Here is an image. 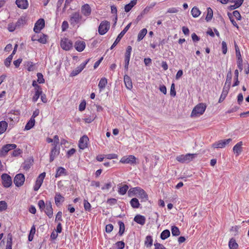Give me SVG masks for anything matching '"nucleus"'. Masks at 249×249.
<instances>
[{"label":"nucleus","instance_id":"obj_1","mask_svg":"<svg viewBox=\"0 0 249 249\" xmlns=\"http://www.w3.org/2000/svg\"><path fill=\"white\" fill-rule=\"evenodd\" d=\"M86 21L85 19H83V16L79 11L72 13L70 16L69 22L70 24L74 27L78 24H81Z\"/></svg>","mask_w":249,"mask_h":249},{"label":"nucleus","instance_id":"obj_2","mask_svg":"<svg viewBox=\"0 0 249 249\" xmlns=\"http://www.w3.org/2000/svg\"><path fill=\"white\" fill-rule=\"evenodd\" d=\"M206 108V105L204 103H199L193 109L191 116V117H198L202 115Z\"/></svg>","mask_w":249,"mask_h":249},{"label":"nucleus","instance_id":"obj_3","mask_svg":"<svg viewBox=\"0 0 249 249\" xmlns=\"http://www.w3.org/2000/svg\"><path fill=\"white\" fill-rule=\"evenodd\" d=\"M196 155V154H187L185 155H182L177 157L176 159L180 162H188L195 158Z\"/></svg>","mask_w":249,"mask_h":249},{"label":"nucleus","instance_id":"obj_4","mask_svg":"<svg viewBox=\"0 0 249 249\" xmlns=\"http://www.w3.org/2000/svg\"><path fill=\"white\" fill-rule=\"evenodd\" d=\"M110 22L107 20L103 21L101 22L99 28L98 32L100 35H105L110 28Z\"/></svg>","mask_w":249,"mask_h":249},{"label":"nucleus","instance_id":"obj_5","mask_svg":"<svg viewBox=\"0 0 249 249\" xmlns=\"http://www.w3.org/2000/svg\"><path fill=\"white\" fill-rule=\"evenodd\" d=\"M1 183L3 186L5 188L10 187L12 184L11 177L7 174H3L1 176Z\"/></svg>","mask_w":249,"mask_h":249},{"label":"nucleus","instance_id":"obj_6","mask_svg":"<svg viewBox=\"0 0 249 249\" xmlns=\"http://www.w3.org/2000/svg\"><path fill=\"white\" fill-rule=\"evenodd\" d=\"M131 23H129L124 29V30L119 34V35L117 37L116 40L112 45V46L110 47V49H113L116 45L117 44L120 42L121 38L123 37V36L124 35V34L126 33V32L129 29L130 26H131Z\"/></svg>","mask_w":249,"mask_h":249},{"label":"nucleus","instance_id":"obj_7","mask_svg":"<svg viewBox=\"0 0 249 249\" xmlns=\"http://www.w3.org/2000/svg\"><path fill=\"white\" fill-rule=\"evenodd\" d=\"M120 162L123 163H127L131 165L137 164L136 158L133 155L123 157L121 159Z\"/></svg>","mask_w":249,"mask_h":249},{"label":"nucleus","instance_id":"obj_8","mask_svg":"<svg viewBox=\"0 0 249 249\" xmlns=\"http://www.w3.org/2000/svg\"><path fill=\"white\" fill-rule=\"evenodd\" d=\"M231 139L229 138L227 140H222L218 141L213 144L212 147L214 148H222L229 144L231 141Z\"/></svg>","mask_w":249,"mask_h":249},{"label":"nucleus","instance_id":"obj_9","mask_svg":"<svg viewBox=\"0 0 249 249\" xmlns=\"http://www.w3.org/2000/svg\"><path fill=\"white\" fill-rule=\"evenodd\" d=\"M60 46L63 50L69 51L72 47V43L68 38H65L61 39Z\"/></svg>","mask_w":249,"mask_h":249},{"label":"nucleus","instance_id":"obj_10","mask_svg":"<svg viewBox=\"0 0 249 249\" xmlns=\"http://www.w3.org/2000/svg\"><path fill=\"white\" fill-rule=\"evenodd\" d=\"M25 181V177L22 174H17L14 179V183L17 187L22 186Z\"/></svg>","mask_w":249,"mask_h":249},{"label":"nucleus","instance_id":"obj_11","mask_svg":"<svg viewBox=\"0 0 249 249\" xmlns=\"http://www.w3.org/2000/svg\"><path fill=\"white\" fill-rule=\"evenodd\" d=\"M45 26V20L43 18L39 19L35 23L34 31L36 33L40 32L41 29H42Z\"/></svg>","mask_w":249,"mask_h":249},{"label":"nucleus","instance_id":"obj_12","mask_svg":"<svg viewBox=\"0 0 249 249\" xmlns=\"http://www.w3.org/2000/svg\"><path fill=\"white\" fill-rule=\"evenodd\" d=\"M17 145L15 144H8L3 146L0 151V156H4L10 150L14 149Z\"/></svg>","mask_w":249,"mask_h":249},{"label":"nucleus","instance_id":"obj_13","mask_svg":"<svg viewBox=\"0 0 249 249\" xmlns=\"http://www.w3.org/2000/svg\"><path fill=\"white\" fill-rule=\"evenodd\" d=\"M82 15L86 17H89L91 13V8L89 4H85L81 6Z\"/></svg>","mask_w":249,"mask_h":249},{"label":"nucleus","instance_id":"obj_14","mask_svg":"<svg viewBox=\"0 0 249 249\" xmlns=\"http://www.w3.org/2000/svg\"><path fill=\"white\" fill-rule=\"evenodd\" d=\"M45 213L48 216L49 218H51L53 215V211L52 206V203L51 201H46V207L45 208Z\"/></svg>","mask_w":249,"mask_h":249},{"label":"nucleus","instance_id":"obj_15","mask_svg":"<svg viewBox=\"0 0 249 249\" xmlns=\"http://www.w3.org/2000/svg\"><path fill=\"white\" fill-rule=\"evenodd\" d=\"M89 141V138L86 135L82 137L79 142V147L80 149H84L87 147V142Z\"/></svg>","mask_w":249,"mask_h":249},{"label":"nucleus","instance_id":"obj_16","mask_svg":"<svg viewBox=\"0 0 249 249\" xmlns=\"http://www.w3.org/2000/svg\"><path fill=\"white\" fill-rule=\"evenodd\" d=\"M16 4L18 8L22 9H26L28 7L27 0H16Z\"/></svg>","mask_w":249,"mask_h":249},{"label":"nucleus","instance_id":"obj_17","mask_svg":"<svg viewBox=\"0 0 249 249\" xmlns=\"http://www.w3.org/2000/svg\"><path fill=\"white\" fill-rule=\"evenodd\" d=\"M86 46V44L83 41H77L75 42L74 47L78 52H82L84 50Z\"/></svg>","mask_w":249,"mask_h":249},{"label":"nucleus","instance_id":"obj_18","mask_svg":"<svg viewBox=\"0 0 249 249\" xmlns=\"http://www.w3.org/2000/svg\"><path fill=\"white\" fill-rule=\"evenodd\" d=\"M59 154V150L56 149V146H53L50 153V162H52L54 158Z\"/></svg>","mask_w":249,"mask_h":249},{"label":"nucleus","instance_id":"obj_19","mask_svg":"<svg viewBox=\"0 0 249 249\" xmlns=\"http://www.w3.org/2000/svg\"><path fill=\"white\" fill-rule=\"evenodd\" d=\"M242 142H238L233 148V150L236 155H239L242 151Z\"/></svg>","mask_w":249,"mask_h":249},{"label":"nucleus","instance_id":"obj_20","mask_svg":"<svg viewBox=\"0 0 249 249\" xmlns=\"http://www.w3.org/2000/svg\"><path fill=\"white\" fill-rule=\"evenodd\" d=\"M141 188L139 187H134L130 188L128 191V195L129 196L131 197L133 196L136 195L137 196Z\"/></svg>","mask_w":249,"mask_h":249},{"label":"nucleus","instance_id":"obj_21","mask_svg":"<svg viewBox=\"0 0 249 249\" xmlns=\"http://www.w3.org/2000/svg\"><path fill=\"white\" fill-rule=\"evenodd\" d=\"M137 196L142 199V201H146L148 200V196L142 189H141Z\"/></svg>","mask_w":249,"mask_h":249},{"label":"nucleus","instance_id":"obj_22","mask_svg":"<svg viewBox=\"0 0 249 249\" xmlns=\"http://www.w3.org/2000/svg\"><path fill=\"white\" fill-rule=\"evenodd\" d=\"M134 220L136 222L142 225H143L145 222V217L140 214L136 215Z\"/></svg>","mask_w":249,"mask_h":249},{"label":"nucleus","instance_id":"obj_23","mask_svg":"<svg viewBox=\"0 0 249 249\" xmlns=\"http://www.w3.org/2000/svg\"><path fill=\"white\" fill-rule=\"evenodd\" d=\"M84 69V65H80L79 66L76 68V69L72 71L70 74V76L73 77L77 75L80 73Z\"/></svg>","mask_w":249,"mask_h":249},{"label":"nucleus","instance_id":"obj_24","mask_svg":"<svg viewBox=\"0 0 249 249\" xmlns=\"http://www.w3.org/2000/svg\"><path fill=\"white\" fill-rule=\"evenodd\" d=\"M124 82L127 89H130L132 88V83L129 76L127 75L124 76Z\"/></svg>","mask_w":249,"mask_h":249},{"label":"nucleus","instance_id":"obj_25","mask_svg":"<svg viewBox=\"0 0 249 249\" xmlns=\"http://www.w3.org/2000/svg\"><path fill=\"white\" fill-rule=\"evenodd\" d=\"M55 203L57 206H58L61 202L64 201V197H63L60 193H56L54 197Z\"/></svg>","mask_w":249,"mask_h":249},{"label":"nucleus","instance_id":"obj_26","mask_svg":"<svg viewBox=\"0 0 249 249\" xmlns=\"http://www.w3.org/2000/svg\"><path fill=\"white\" fill-rule=\"evenodd\" d=\"M137 0H132L130 3L126 4L124 6V10L126 12H128L131 10L133 6L137 4Z\"/></svg>","mask_w":249,"mask_h":249},{"label":"nucleus","instance_id":"obj_27","mask_svg":"<svg viewBox=\"0 0 249 249\" xmlns=\"http://www.w3.org/2000/svg\"><path fill=\"white\" fill-rule=\"evenodd\" d=\"M26 18L24 17H21L18 19L15 25L17 28H19L25 25L26 24Z\"/></svg>","mask_w":249,"mask_h":249},{"label":"nucleus","instance_id":"obj_28","mask_svg":"<svg viewBox=\"0 0 249 249\" xmlns=\"http://www.w3.org/2000/svg\"><path fill=\"white\" fill-rule=\"evenodd\" d=\"M147 32V29L145 28H144L142 29L140 33H139L138 35V38L137 41H140L142 40L143 37L145 36L146 35Z\"/></svg>","mask_w":249,"mask_h":249},{"label":"nucleus","instance_id":"obj_29","mask_svg":"<svg viewBox=\"0 0 249 249\" xmlns=\"http://www.w3.org/2000/svg\"><path fill=\"white\" fill-rule=\"evenodd\" d=\"M35 120L33 118H31L28 122L26 124L25 126V129L28 130L32 128L35 125Z\"/></svg>","mask_w":249,"mask_h":249},{"label":"nucleus","instance_id":"obj_30","mask_svg":"<svg viewBox=\"0 0 249 249\" xmlns=\"http://www.w3.org/2000/svg\"><path fill=\"white\" fill-rule=\"evenodd\" d=\"M107 83V79L106 78H102L101 79L98 84V87L100 90H102L105 88Z\"/></svg>","mask_w":249,"mask_h":249},{"label":"nucleus","instance_id":"obj_31","mask_svg":"<svg viewBox=\"0 0 249 249\" xmlns=\"http://www.w3.org/2000/svg\"><path fill=\"white\" fill-rule=\"evenodd\" d=\"M229 246L230 249H237L238 245L235 240L232 238L229 241Z\"/></svg>","mask_w":249,"mask_h":249},{"label":"nucleus","instance_id":"obj_32","mask_svg":"<svg viewBox=\"0 0 249 249\" xmlns=\"http://www.w3.org/2000/svg\"><path fill=\"white\" fill-rule=\"evenodd\" d=\"M130 203L131 206L133 208H138L140 206V203L139 202V200L136 198H132L131 200Z\"/></svg>","mask_w":249,"mask_h":249},{"label":"nucleus","instance_id":"obj_33","mask_svg":"<svg viewBox=\"0 0 249 249\" xmlns=\"http://www.w3.org/2000/svg\"><path fill=\"white\" fill-rule=\"evenodd\" d=\"M200 13V10L196 7H194L191 10V14L194 18L198 17Z\"/></svg>","mask_w":249,"mask_h":249},{"label":"nucleus","instance_id":"obj_34","mask_svg":"<svg viewBox=\"0 0 249 249\" xmlns=\"http://www.w3.org/2000/svg\"><path fill=\"white\" fill-rule=\"evenodd\" d=\"M63 174L66 175V169L63 167H60L57 169L55 177L58 178Z\"/></svg>","mask_w":249,"mask_h":249},{"label":"nucleus","instance_id":"obj_35","mask_svg":"<svg viewBox=\"0 0 249 249\" xmlns=\"http://www.w3.org/2000/svg\"><path fill=\"white\" fill-rule=\"evenodd\" d=\"M170 235V232L168 230H164L160 234V238L162 240H165Z\"/></svg>","mask_w":249,"mask_h":249},{"label":"nucleus","instance_id":"obj_36","mask_svg":"<svg viewBox=\"0 0 249 249\" xmlns=\"http://www.w3.org/2000/svg\"><path fill=\"white\" fill-rule=\"evenodd\" d=\"M7 127V124L6 122H0V134L3 133L6 130Z\"/></svg>","mask_w":249,"mask_h":249},{"label":"nucleus","instance_id":"obj_37","mask_svg":"<svg viewBox=\"0 0 249 249\" xmlns=\"http://www.w3.org/2000/svg\"><path fill=\"white\" fill-rule=\"evenodd\" d=\"M42 92V89L36 90L35 94L33 97V101L35 102H36Z\"/></svg>","mask_w":249,"mask_h":249},{"label":"nucleus","instance_id":"obj_38","mask_svg":"<svg viewBox=\"0 0 249 249\" xmlns=\"http://www.w3.org/2000/svg\"><path fill=\"white\" fill-rule=\"evenodd\" d=\"M118 224L119 225V231L118 233L121 236L124 232L125 226L124 223L120 221L118 222Z\"/></svg>","mask_w":249,"mask_h":249},{"label":"nucleus","instance_id":"obj_39","mask_svg":"<svg viewBox=\"0 0 249 249\" xmlns=\"http://www.w3.org/2000/svg\"><path fill=\"white\" fill-rule=\"evenodd\" d=\"M213 16V12L211 8H207V15L206 17V20L207 21H209L211 20Z\"/></svg>","mask_w":249,"mask_h":249},{"label":"nucleus","instance_id":"obj_40","mask_svg":"<svg viewBox=\"0 0 249 249\" xmlns=\"http://www.w3.org/2000/svg\"><path fill=\"white\" fill-rule=\"evenodd\" d=\"M171 231L173 236H178L180 234L179 229L175 226H172Z\"/></svg>","mask_w":249,"mask_h":249},{"label":"nucleus","instance_id":"obj_41","mask_svg":"<svg viewBox=\"0 0 249 249\" xmlns=\"http://www.w3.org/2000/svg\"><path fill=\"white\" fill-rule=\"evenodd\" d=\"M238 75H239L238 71L237 70H236L234 71V79L235 82H234V83H233V84L232 85L233 87L237 86L239 84V81L238 80Z\"/></svg>","mask_w":249,"mask_h":249},{"label":"nucleus","instance_id":"obj_42","mask_svg":"<svg viewBox=\"0 0 249 249\" xmlns=\"http://www.w3.org/2000/svg\"><path fill=\"white\" fill-rule=\"evenodd\" d=\"M128 188L129 187L128 185H123V186H122L119 189L118 192L120 194L124 195L126 193L128 189Z\"/></svg>","mask_w":249,"mask_h":249},{"label":"nucleus","instance_id":"obj_43","mask_svg":"<svg viewBox=\"0 0 249 249\" xmlns=\"http://www.w3.org/2000/svg\"><path fill=\"white\" fill-rule=\"evenodd\" d=\"M153 239L151 236L148 235L146 237V239L145 241V245L147 247H150L152 245Z\"/></svg>","mask_w":249,"mask_h":249},{"label":"nucleus","instance_id":"obj_44","mask_svg":"<svg viewBox=\"0 0 249 249\" xmlns=\"http://www.w3.org/2000/svg\"><path fill=\"white\" fill-rule=\"evenodd\" d=\"M45 175L46 173L45 172L40 174L37 177L36 182L37 183H39L42 185Z\"/></svg>","mask_w":249,"mask_h":249},{"label":"nucleus","instance_id":"obj_45","mask_svg":"<svg viewBox=\"0 0 249 249\" xmlns=\"http://www.w3.org/2000/svg\"><path fill=\"white\" fill-rule=\"evenodd\" d=\"M243 3V0H240L237 1V2H235L234 5H231L230 6V9L232 10L235 9L239 7Z\"/></svg>","mask_w":249,"mask_h":249},{"label":"nucleus","instance_id":"obj_46","mask_svg":"<svg viewBox=\"0 0 249 249\" xmlns=\"http://www.w3.org/2000/svg\"><path fill=\"white\" fill-rule=\"evenodd\" d=\"M84 207L86 211L90 212L91 210V205L88 201L87 200L85 199L84 200Z\"/></svg>","mask_w":249,"mask_h":249},{"label":"nucleus","instance_id":"obj_47","mask_svg":"<svg viewBox=\"0 0 249 249\" xmlns=\"http://www.w3.org/2000/svg\"><path fill=\"white\" fill-rule=\"evenodd\" d=\"M131 51H132V47L130 46H128L127 47L126 52L125 53L124 58H127V59H130Z\"/></svg>","mask_w":249,"mask_h":249},{"label":"nucleus","instance_id":"obj_48","mask_svg":"<svg viewBox=\"0 0 249 249\" xmlns=\"http://www.w3.org/2000/svg\"><path fill=\"white\" fill-rule=\"evenodd\" d=\"M231 79H232V73H231V71H230L227 73L225 83H226V84H231Z\"/></svg>","mask_w":249,"mask_h":249},{"label":"nucleus","instance_id":"obj_49","mask_svg":"<svg viewBox=\"0 0 249 249\" xmlns=\"http://www.w3.org/2000/svg\"><path fill=\"white\" fill-rule=\"evenodd\" d=\"M12 235L11 233H10L7 235L6 247H12Z\"/></svg>","mask_w":249,"mask_h":249},{"label":"nucleus","instance_id":"obj_50","mask_svg":"<svg viewBox=\"0 0 249 249\" xmlns=\"http://www.w3.org/2000/svg\"><path fill=\"white\" fill-rule=\"evenodd\" d=\"M37 82L39 84H43L45 82V80L43 78V76L41 73L38 72L37 73Z\"/></svg>","mask_w":249,"mask_h":249},{"label":"nucleus","instance_id":"obj_51","mask_svg":"<svg viewBox=\"0 0 249 249\" xmlns=\"http://www.w3.org/2000/svg\"><path fill=\"white\" fill-rule=\"evenodd\" d=\"M13 56L10 55L4 61V65L7 67H9L10 65L11 61L13 59Z\"/></svg>","mask_w":249,"mask_h":249},{"label":"nucleus","instance_id":"obj_52","mask_svg":"<svg viewBox=\"0 0 249 249\" xmlns=\"http://www.w3.org/2000/svg\"><path fill=\"white\" fill-rule=\"evenodd\" d=\"M7 204L4 201H0V212L3 211L7 209Z\"/></svg>","mask_w":249,"mask_h":249},{"label":"nucleus","instance_id":"obj_53","mask_svg":"<svg viewBox=\"0 0 249 249\" xmlns=\"http://www.w3.org/2000/svg\"><path fill=\"white\" fill-rule=\"evenodd\" d=\"M118 249H123L124 248L125 244L124 243L121 241H118L115 244Z\"/></svg>","mask_w":249,"mask_h":249},{"label":"nucleus","instance_id":"obj_54","mask_svg":"<svg viewBox=\"0 0 249 249\" xmlns=\"http://www.w3.org/2000/svg\"><path fill=\"white\" fill-rule=\"evenodd\" d=\"M27 70L29 71H33L34 70V65L32 62H28L27 64Z\"/></svg>","mask_w":249,"mask_h":249},{"label":"nucleus","instance_id":"obj_55","mask_svg":"<svg viewBox=\"0 0 249 249\" xmlns=\"http://www.w3.org/2000/svg\"><path fill=\"white\" fill-rule=\"evenodd\" d=\"M38 206H39V209L42 211L46 207V203L45 204L44 201L43 200H40L38 202Z\"/></svg>","mask_w":249,"mask_h":249},{"label":"nucleus","instance_id":"obj_56","mask_svg":"<svg viewBox=\"0 0 249 249\" xmlns=\"http://www.w3.org/2000/svg\"><path fill=\"white\" fill-rule=\"evenodd\" d=\"M46 37L47 36L43 34L38 39V41L42 44H45L46 43Z\"/></svg>","mask_w":249,"mask_h":249},{"label":"nucleus","instance_id":"obj_57","mask_svg":"<svg viewBox=\"0 0 249 249\" xmlns=\"http://www.w3.org/2000/svg\"><path fill=\"white\" fill-rule=\"evenodd\" d=\"M30 167L31 163L29 161H25L22 164V168L25 170H28Z\"/></svg>","mask_w":249,"mask_h":249},{"label":"nucleus","instance_id":"obj_58","mask_svg":"<svg viewBox=\"0 0 249 249\" xmlns=\"http://www.w3.org/2000/svg\"><path fill=\"white\" fill-rule=\"evenodd\" d=\"M170 95H171V96H173V97L175 96L176 95V90L175 89L174 83H173L171 85V89H170Z\"/></svg>","mask_w":249,"mask_h":249},{"label":"nucleus","instance_id":"obj_59","mask_svg":"<svg viewBox=\"0 0 249 249\" xmlns=\"http://www.w3.org/2000/svg\"><path fill=\"white\" fill-rule=\"evenodd\" d=\"M86 101H83L79 105V110L81 111H83L84 110H85V108H86Z\"/></svg>","mask_w":249,"mask_h":249},{"label":"nucleus","instance_id":"obj_60","mask_svg":"<svg viewBox=\"0 0 249 249\" xmlns=\"http://www.w3.org/2000/svg\"><path fill=\"white\" fill-rule=\"evenodd\" d=\"M222 49L223 53L226 54L227 52V44L225 41H222Z\"/></svg>","mask_w":249,"mask_h":249},{"label":"nucleus","instance_id":"obj_61","mask_svg":"<svg viewBox=\"0 0 249 249\" xmlns=\"http://www.w3.org/2000/svg\"><path fill=\"white\" fill-rule=\"evenodd\" d=\"M231 87V84L225 83L223 89V92L228 93L229 90Z\"/></svg>","mask_w":249,"mask_h":249},{"label":"nucleus","instance_id":"obj_62","mask_svg":"<svg viewBox=\"0 0 249 249\" xmlns=\"http://www.w3.org/2000/svg\"><path fill=\"white\" fill-rule=\"evenodd\" d=\"M232 14H233V16H234L235 18L237 20H240L241 19V16L240 15V14L238 11H237V10L234 11L233 12Z\"/></svg>","mask_w":249,"mask_h":249},{"label":"nucleus","instance_id":"obj_63","mask_svg":"<svg viewBox=\"0 0 249 249\" xmlns=\"http://www.w3.org/2000/svg\"><path fill=\"white\" fill-rule=\"evenodd\" d=\"M53 146H56L59 143V137L57 135H55L53 137Z\"/></svg>","mask_w":249,"mask_h":249},{"label":"nucleus","instance_id":"obj_64","mask_svg":"<svg viewBox=\"0 0 249 249\" xmlns=\"http://www.w3.org/2000/svg\"><path fill=\"white\" fill-rule=\"evenodd\" d=\"M117 199L115 198H109L107 200V203L110 205H113L117 203Z\"/></svg>","mask_w":249,"mask_h":249}]
</instances>
